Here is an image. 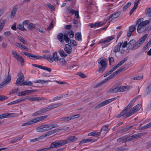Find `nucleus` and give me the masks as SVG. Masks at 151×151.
Here are the masks:
<instances>
[{"label":"nucleus","instance_id":"nucleus-39","mask_svg":"<svg viewBox=\"0 0 151 151\" xmlns=\"http://www.w3.org/2000/svg\"><path fill=\"white\" fill-rule=\"evenodd\" d=\"M120 14L119 12H117L114 14H111L108 17V20L110 19L111 18L113 17V19H115L117 18Z\"/></svg>","mask_w":151,"mask_h":151},{"label":"nucleus","instance_id":"nucleus-14","mask_svg":"<svg viewBox=\"0 0 151 151\" xmlns=\"http://www.w3.org/2000/svg\"><path fill=\"white\" fill-rule=\"evenodd\" d=\"M63 129V128L62 127H60L46 132L45 134L46 137L48 136L55 132H57L60 131L62 130Z\"/></svg>","mask_w":151,"mask_h":151},{"label":"nucleus","instance_id":"nucleus-2","mask_svg":"<svg viewBox=\"0 0 151 151\" xmlns=\"http://www.w3.org/2000/svg\"><path fill=\"white\" fill-rule=\"evenodd\" d=\"M125 69V67H123L119 69L118 70H117V71H116L113 73L111 74L107 78H105V79H104V80L100 82L99 84H98L97 85V87H99L104 84V83L107 82L108 81L113 78L114 77L116 76L118 74L120 73L121 72L124 70Z\"/></svg>","mask_w":151,"mask_h":151},{"label":"nucleus","instance_id":"nucleus-63","mask_svg":"<svg viewBox=\"0 0 151 151\" xmlns=\"http://www.w3.org/2000/svg\"><path fill=\"white\" fill-rule=\"evenodd\" d=\"M47 116H48L47 115H45L39 117L40 121H41L44 120L45 119L47 118Z\"/></svg>","mask_w":151,"mask_h":151},{"label":"nucleus","instance_id":"nucleus-17","mask_svg":"<svg viewBox=\"0 0 151 151\" xmlns=\"http://www.w3.org/2000/svg\"><path fill=\"white\" fill-rule=\"evenodd\" d=\"M136 29L135 25H132L130 26L129 28V30L127 32V35L128 37H130L133 32Z\"/></svg>","mask_w":151,"mask_h":151},{"label":"nucleus","instance_id":"nucleus-10","mask_svg":"<svg viewBox=\"0 0 151 151\" xmlns=\"http://www.w3.org/2000/svg\"><path fill=\"white\" fill-rule=\"evenodd\" d=\"M37 90H27L26 91H21L18 94V96H23L27 95L29 94L37 91Z\"/></svg>","mask_w":151,"mask_h":151},{"label":"nucleus","instance_id":"nucleus-16","mask_svg":"<svg viewBox=\"0 0 151 151\" xmlns=\"http://www.w3.org/2000/svg\"><path fill=\"white\" fill-rule=\"evenodd\" d=\"M67 10L69 11V13H71L72 15L74 14L77 19H78L79 18L78 10L76 11L73 9H70L69 8H68Z\"/></svg>","mask_w":151,"mask_h":151},{"label":"nucleus","instance_id":"nucleus-3","mask_svg":"<svg viewBox=\"0 0 151 151\" xmlns=\"http://www.w3.org/2000/svg\"><path fill=\"white\" fill-rule=\"evenodd\" d=\"M9 71L8 72L7 74L4 72L2 73V77L4 79L3 81L1 83V88L7 86L10 82L11 80V76L10 75H9Z\"/></svg>","mask_w":151,"mask_h":151},{"label":"nucleus","instance_id":"nucleus-9","mask_svg":"<svg viewBox=\"0 0 151 151\" xmlns=\"http://www.w3.org/2000/svg\"><path fill=\"white\" fill-rule=\"evenodd\" d=\"M18 114L14 113H5L1 115V119L2 118H5L12 117H17L18 116Z\"/></svg>","mask_w":151,"mask_h":151},{"label":"nucleus","instance_id":"nucleus-7","mask_svg":"<svg viewBox=\"0 0 151 151\" xmlns=\"http://www.w3.org/2000/svg\"><path fill=\"white\" fill-rule=\"evenodd\" d=\"M139 47L137 42H136L134 40H131L128 43V48L129 50H134Z\"/></svg>","mask_w":151,"mask_h":151},{"label":"nucleus","instance_id":"nucleus-4","mask_svg":"<svg viewBox=\"0 0 151 151\" xmlns=\"http://www.w3.org/2000/svg\"><path fill=\"white\" fill-rule=\"evenodd\" d=\"M128 58L127 57L124 58L122 60L116 65L114 67L112 68L109 71L104 74V77H105L111 74L117 68L121 66L123 63H124L128 59Z\"/></svg>","mask_w":151,"mask_h":151},{"label":"nucleus","instance_id":"nucleus-62","mask_svg":"<svg viewBox=\"0 0 151 151\" xmlns=\"http://www.w3.org/2000/svg\"><path fill=\"white\" fill-rule=\"evenodd\" d=\"M42 114L41 111L40 110H38L35 112L32 115V116H37L39 115L40 114Z\"/></svg>","mask_w":151,"mask_h":151},{"label":"nucleus","instance_id":"nucleus-28","mask_svg":"<svg viewBox=\"0 0 151 151\" xmlns=\"http://www.w3.org/2000/svg\"><path fill=\"white\" fill-rule=\"evenodd\" d=\"M63 104L62 103H60L57 104H54L49 106L50 110L54 108H57Z\"/></svg>","mask_w":151,"mask_h":151},{"label":"nucleus","instance_id":"nucleus-12","mask_svg":"<svg viewBox=\"0 0 151 151\" xmlns=\"http://www.w3.org/2000/svg\"><path fill=\"white\" fill-rule=\"evenodd\" d=\"M40 122L39 118V117H37L22 124V126H24L28 125L37 122Z\"/></svg>","mask_w":151,"mask_h":151},{"label":"nucleus","instance_id":"nucleus-37","mask_svg":"<svg viewBox=\"0 0 151 151\" xmlns=\"http://www.w3.org/2000/svg\"><path fill=\"white\" fill-rule=\"evenodd\" d=\"M36 27V24L31 23H29L27 26V28L29 30L34 29Z\"/></svg>","mask_w":151,"mask_h":151},{"label":"nucleus","instance_id":"nucleus-21","mask_svg":"<svg viewBox=\"0 0 151 151\" xmlns=\"http://www.w3.org/2000/svg\"><path fill=\"white\" fill-rule=\"evenodd\" d=\"M147 36V34H145L137 42V43L139 47H140L144 42Z\"/></svg>","mask_w":151,"mask_h":151},{"label":"nucleus","instance_id":"nucleus-6","mask_svg":"<svg viewBox=\"0 0 151 151\" xmlns=\"http://www.w3.org/2000/svg\"><path fill=\"white\" fill-rule=\"evenodd\" d=\"M119 97V96H118L114 98H112L110 99H107L105 101H104L101 103H100L99 104H98L95 107V109H99L101 107L107 104H108L109 103L111 102L112 101H113L115 100H116L117 98Z\"/></svg>","mask_w":151,"mask_h":151},{"label":"nucleus","instance_id":"nucleus-32","mask_svg":"<svg viewBox=\"0 0 151 151\" xmlns=\"http://www.w3.org/2000/svg\"><path fill=\"white\" fill-rule=\"evenodd\" d=\"M44 99V98L43 97H32L29 98V100L31 101H39L40 100H43Z\"/></svg>","mask_w":151,"mask_h":151},{"label":"nucleus","instance_id":"nucleus-1","mask_svg":"<svg viewBox=\"0 0 151 151\" xmlns=\"http://www.w3.org/2000/svg\"><path fill=\"white\" fill-rule=\"evenodd\" d=\"M77 138L75 136H71L68 137L67 140H58L55 141L57 147L62 146L70 142H73L76 140Z\"/></svg>","mask_w":151,"mask_h":151},{"label":"nucleus","instance_id":"nucleus-8","mask_svg":"<svg viewBox=\"0 0 151 151\" xmlns=\"http://www.w3.org/2000/svg\"><path fill=\"white\" fill-rule=\"evenodd\" d=\"M142 107V105L140 104H138L135 106L132 109H131L129 111V114L130 116L134 114L137 112Z\"/></svg>","mask_w":151,"mask_h":151},{"label":"nucleus","instance_id":"nucleus-59","mask_svg":"<svg viewBox=\"0 0 151 151\" xmlns=\"http://www.w3.org/2000/svg\"><path fill=\"white\" fill-rule=\"evenodd\" d=\"M151 91V87L150 86H148L146 88V90L145 92V94L147 95L149 94Z\"/></svg>","mask_w":151,"mask_h":151},{"label":"nucleus","instance_id":"nucleus-18","mask_svg":"<svg viewBox=\"0 0 151 151\" xmlns=\"http://www.w3.org/2000/svg\"><path fill=\"white\" fill-rule=\"evenodd\" d=\"M133 126H127L125 127L122 128L117 131V133H124L130 129Z\"/></svg>","mask_w":151,"mask_h":151},{"label":"nucleus","instance_id":"nucleus-58","mask_svg":"<svg viewBox=\"0 0 151 151\" xmlns=\"http://www.w3.org/2000/svg\"><path fill=\"white\" fill-rule=\"evenodd\" d=\"M108 127H109V125H105L103 126L102 127V128L100 132H101L102 131H103V130L104 131H106L107 130V129H108Z\"/></svg>","mask_w":151,"mask_h":151},{"label":"nucleus","instance_id":"nucleus-13","mask_svg":"<svg viewBox=\"0 0 151 151\" xmlns=\"http://www.w3.org/2000/svg\"><path fill=\"white\" fill-rule=\"evenodd\" d=\"M18 78L17 79L15 84L17 86H19L22 82L24 80V75L22 73L19 74L18 75Z\"/></svg>","mask_w":151,"mask_h":151},{"label":"nucleus","instance_id":"nucleus-44","mask_svg":"<svg viewBox=\"0 0 151 151\" xmlns=\"http://www.w3.org/2000/svg\"><path fill=\"white\" fill-rule=\"evenodd\" d=\"M58 52L60 56L62 57L65 58L68 55L63 50H59Z\"/></svg>","mask_w":151,"mask_h":151},{"label":"nucleus","instance_id":"nucleus-50","mask_svg":"<svg viewBox=\"0 0 151 151\" xmlns=\"http://www.w3.org/2000/svg\"><path fill=\"white\" fill-rule=\"evenodd\" d=\"M24 25L22 24H19L17 25V29H20L22 31H25L27 30V29L24 27Z\"/></svg>","mask_w":151,"mask_h":151},{"label":"nucleus","instance_id":"nucleus-34","mask_svg":"<svg viewBox=\"0 0 151 151\" xmlns=\"http://www.w3.org/2000/svg\"><path fill=\"white\" fill-rule=\"evenodd\" d=\"M129 116H130L129 113L126 114H124L123 112L122 111L116 117L117 118H119L121 116H122L123 118H126Z\"/></svg>","mask_w":151,"mask_h":151},{"label":"nucleus","instance_id":"nucleus-25","mask_svg":"<svg viewBox=\"0 0 151 151\" xmlns=\"http://www.w3.org/2000/svg\"><path fill=\"white\" fill-rule=\"evenodd\" d=\"M64 34L60 33L58 34L57 35V38L61 42H64Z\"/></svg>","mask_w":151,"mask_h":151},{"label":"nucleus","instance_id":"nucleus-26","mask_svg":"<svg viewBox=\"0 0 151 151\" xmlns=\"http://www.w3.org/2000/svg\"><path fill=\"white\" fill-rule=\"evenodd\" d=\"M47 137L45 133L43 134L40 137L35 138L34 139H31L30 140V142H36L37 141H39V140H41L43 139L44 138H45V137Z\"/></svg>","mask_w":151,"mask_h":151},{"label":"nucleus","instance_id":"nucleus-52","mask_svg":"<svg viewBox=\"0 0 151 151\" xmlns=\"http://www.w3.org/2000/svg\"><path fill=\"white\" fill-rule=\"evenodd\" d=\"M12 54L13 57L16 59L18 57H19V56L20 55L18 54L17 52L14 50H12Z\"/></svg>","mask_w":151,"mask_h":151},{"label":"nucleus","instance_id":"nucleus-60","mask_svg":"<svg viewBox=\"0 0 151 151\" xmlns=\"http://www.w3.org/2000/svg\"><path fill=\"white\" fill-rule=\"evenodd\" d=\"M53 27L54 25L52 22L49 26L47 28H46V30H50Z\"/></svg>","mask_w":151,"mask_h":151},{"label":"nucleus","instance_id":"nucleus-47","mask_svg":"<svg viewBox=\"0 0 151 151\" xmlns=\"http://www.w3.org/2000/svg\"><path fill=\"white\" fill-rule=\"evenodd\" d=\"M60 63L61 65L63 66H66V62L64 58H60L59 59Z\"/></svg>","mask_w":151,"mask_h":151},{"label":"nucleus","instance_id":"nucleus-22","mask_svg":"<svg viewBox=\"0 0 151 151\" xmlns=\"http://www.w3.org/2000/svg\"><path fill=\"white\" fill-rule=\"evenodd\" d=\"M64 50L68 54H70L72 52V47L70 45L68 44L65 45Z\"/></svg>","mask_w":151,"mask_h":151},{"label":"nucleus","instance_id":"nucleus-40","mask_svg":"<svg viewBox=\"0 0 151 151\" xmlns=\"http://www.w3.org/2000/svg\"><path fill=\"white\" fill-rule=\"evenodd\" d=\"M122 45V43H119L117 45L115 46L114 48V52H116L119 51Z\"/></svg>","mask_w":151,"mask_h":151},{"label":"nucleus","instance_id":"nucleus-38","mask_svg":"<svg viewBox=\"0 0 151 151\" xmlns=\"http://www.w3.org/2000/svg\"><path fill=\"white\" fill-rule=\"evenodd\" d=\"M117 141L118 142H121L122 143H124L126 142V137L125 136H123L119 138L118 139Z\"/></svg>","mask_w":151,"mask_h":151},{"label":"nucleus","instance_id":"nucleus-31","mask_svg":"<svg viewBox=\"0 0 151 151\" xmlns=\"http://www.w3.org/2000/svg\"><path fill=\"white\" fill-rule=\"evenodd\" d=\"M106 60L105 59V60L102 59L100 61L99 60H98V63L99 64H100L101 66H104L105 67H106L107 65L106 63Z\"/></svg>","mask_w":151,"mask_h":151},{"label":"nucleus","instance_id":"nucleus-54","mask_svg":"<svg viewBox=\"0 0 151 151\" xmlns=\"http://www.w3.org/2000/svg\"><path fill=\"white\" fill-rule=\"evenodd\" d=\"M40 57H41V58H39V59H42L43 58H44L46 60H48V61L50 62V61H51L52 60V59L51 58H50V56L48 57H46L45 55H44L43 56H40Z\"/></svg>","mask_w":151,"mask_h":151},{"label":"nucleus","instance_id":"nucleus-43","mask_svg":"<svg viewBox=\"0 0 151 151\" xmlns=\"http://www.w3.org/2000/svg\"><path fill=\"white\" fill-rule=\"evenodd\" d=\"M17 60L21 63L22 65H23L24 62V59L22 58V57L20 55L16 59Z\"/></svg>","mask_w":151,"mask_h":151},{"label":"nucleus","instance_id":"nucleus-30","mask_svg":"<svg viewBox=\"0 0 151 151\" xmlns=\"http://www.w3.org/2000/svg\"><path fill=\"white\" fill-rule=\"evenodd\" d=\"M75 39L78 41H80L81 40L82 36L81 33L80 32H77L75 34Z\"/></svg>","mask_w":151,"mask_h":151},{"label":"nucleus","instance_id":"nucleus-49","mask_svg":"<svg viewBox=\"0 0 151 151\" xmlns=\"http://www.w3.org/2000/svg\"><path fill=\"white\" fill-rule=\"evenodd\" d=\"M67 35H69L70 37V38H73V37L74 36V34L73 31L72 30H71L70 31H68L67 32Z\"/></svg>","mask_w":151,"mask_h":151},{"label":"nucleus","instance_id":"nucleus-23","mask_svg":"<svg viewBox=\"0 0 151 151\" xmlns=\"http://www.w3.org/2000/svg\"><path fill=\"white\" fill-rule=\"evenodd\" d=\"M119 92L127 91L130 89L129 86H118Z\"/></svg>","mask_w":151,"mask_h":151},{"label":"nucleus","instance_id":"nucleus-51","mask_svg":"<svg viewBox=\"0 0 151 151\" xmlns=\"http://www.w3.org/2000/svg\"><path fill=\"white\" fill-rule=\"evenodd\" d=\"M145 13L146 14H148L149 17H151V8L147 9L146 10Z\"/></svg>","mask_w":151,"mask_h":151},{"label":"nucleus","instance_id":"nucleus-36","mask_svg":"<svg viewBox=\"0 0 151 151\" xmlns=\"http://www.w3.org/2000/svg\"><path fill=\"white\" fill-rule=\"evenodd\" d=\"M17 9V8L16 7H14V8H13L11 12L10 16L11 19H12L14 17L16 13Z\"/></svg>","mask_w":151,"mask_h":151},{"label":"nucleus","instance_id":"nucleus-53","mask_svg":"<svg viewBox=\"0 0 151 151\" xmlns=\"http://www.w3.org/2000/svg\"><path fill=\"white\" fill-rule=\"evenodd\" d=\"M141 18L142 19V20H141V22L145 27V26L150 22V21L148 20H145L143 21V18Z\"/></svg>","mask_w":151,"mask_h":151},{"label":"nucleus","instance_id":"nucleus-46","mask_svg":"<svg viewBox=\"0 0 151 151\" xmlns=\"http://www.w3.org/2000/svg\"><path fill=\"white\" fill-rule=\"evenodd\" d=\"M93 141V139H84L81 141L79 144H83L85 143Z\"/></svg>","mask_w":151,"mask_h":151},{"label":"nucleus","instance_id":"nucleus-55","mask_svg":"<svg viewBox=\"0 0 151 151\" xmlns=\"http://www.w3.org/2000/svg\"><path fill=\"white\" fill-rule=\"evenodd\" d=\"M131 4V2L127 3L123 8V10L124 11H126L127 9L129 6Z\"/></svg>","mask_w":151,"mask_h":151},{"label":"nucleus","instance_id":"nucleus-56","mask_svg":"<svg viewBox=\"0 0 151 151\" xmlns=\"http://www.w3.org/2000/svg\"><path fill=\"white\" fill-rule=\"evenodd\" d=\"M60 122H67L69 120V117H62L60 119Z\"/></svg>","mask_w":151,"mask_h":151},{"label":"nucleus","instance_id":"nucleus-48","mask_svg":"<svg viewBox=\"0 0 151 151\" xmlns=\"http://www.w3.org/2000/svg\"><path fill=\"white\" fill-rule=\"evenodd\" d=\"M106 68V67H105L104 66H101V67H99L98 69L97 70V71L99 73H102L105 71Z\"/></svg>","mask_w":151,"mask_h":151},{"label":"nucleus","instance_id":"nucleus-33","mask_svg":"<svg viewBox=\"0 0 151 151\" xmlns=\"http://www.w3.org/2000/svg\"><path fill=\"white\" fill-rule=\"evenodd\" d=\"M64 41L65 40L66 42L69 44L71 43V40L70 38H69L66 33H64Z\"/></svg>","mask_w":151,"mask_h":151},{"label":"nucleus","instance_id":"nucleus-41","mask_svg":"<svg viewBox=\"0 0 151 151\" xmlns=\"http://www.w3.org/2000/svg\"><path fill=\"white\" fill-rule=\"evenodd\" d=\"M44 129L43 125H41L37 127L36 130L38 132H44L45 131V130Z\"/></svg>","mask_w":151,"mask_h":151},{"label":"nucleus","instance_id":"nucleus-42","mask_svg":"<svg viewBox=\"0 0 151 151\" xmlns=\"http://www.w3.org/2000/svg\"><path fill=\"white\" fill-rule=\"evenodd\" d=\"M108 92L112 93L119 92L118 86L114 88H111L109 90Z\"/></svg>","mask_w":151,"mask_h":151},{"label":"nucleus","instance_id":"nucleus-45","mask_svg":"<svg viewBox=\"0 0 151 151\" xmlns=\"http://www.w3.org/2000/svg\"><path fill=\"white\" fill-rule=\"evenodd\" d=\"M40 110L41 112V114H42L45 113L48 111L50 110V109L49 106H48L45 108L41 109Z\"/></svg>","mask_w":151,"mask_h":151},{"label":"nucleus","instance_id":"nucleus-57","mask_svg":"<svg viewBox=\"0 0 151 151\" xmlns=\"http://www.w3.org/2000/svg\"><path fill=\"white\" fill-rule=\"evenodd\" d=\"M18 39L23 44H26L27 42L24 39L21 37H18Z\"/></svg>","mask_w":151,"mask_h":151},{"label":"nucleus","instance_id":"nucleus-5","mask_svg":"<svg viewBox=\"0 0 151 151\" xmlns=\"http://www.w3.org/2000/svg\"><path fill=\"white\" fill-rule=\"evenodd\" d=\"M141 20H142V19L141 18H139L137 20L136 22V25L137 26V31L139 33L143 32L146 30H149L151 28L150 27L149 29L148 28L147 29H146L145 27L142 24L141 22Z\"/></svg>","mask_w":151,"mask_h":151},{"label":"nucleus","instance_id":"nucleus-64","mask_svg":"<svg viewBox=\"0 0 151 151\" xmlns=\"http://www.w3.org/2000/svg\"><path fill=\"white\" fill-rule=\"evenodd\" d=\"M144 129L151 127V122L143 126Z\"/></svg>","mask_w":151,"mask_h":151},{"label":"nucleus","instance_id":"nucleus-11","mask_svg":"<svg viewBox=\"0 0 151 151\" xmlns=\"http://www.w3.org/2000/svg\"><path fill=\"white\" fill-rule=\"evenodd\" d=\"M22 54L25 55L27 57H29L30 59H35L33 58H36L35 59H39V58H41L40 57V56L35 55L32 54L30 53L26 52H23L22 53Z\"/></svg>","mask_w":151,"mask_h":151},{"label":"nucleus","instance_id":"nucleus-29","mask_svg":"<svg viewBox=\"0 0 151 151\" xmlns=\"http://www.w3.org/2000/svg\"><path fill=\"white\" fill-rule=\"evenodd\" d=\"M147 132H145L142 133H139L137 134H135L133 135V138L134 139H137L139 138H140L142 136L145 134H147Z\"/></svg>","mask_w":151,"mask_h":151},{"label":"nucleus","instance_id":"nucleus-19","mask_svg":"<svg viewBox=\"0 0 151 151\" xmlns=\"http://www.w3.org/2000/svg\"><path fill=\"white\" fill-rule=\"evenodd\" d=\"M114 37L111 36L110 37H108L104 38V39H102L100 40L99 42V44H101L105 43H106L109 42L110 41L112 40Z\"/></svg>","mask_w":151,"mask_h":151},{"label":"nucleus","instance_id":"nucleus-27","mask_svg":"<svg viewBox=\"0 0 151 151\" xmlns=\"http://www.w3.org/2000/svg\"><path fill=\"white\" fill-rule=\"evenodd\" d=\"M101 132L93 131L92 132L89 133L88 135V136H93L94 137H97L99 136L100 135Z\"/></svg>","mask_w":151,"mask_h":151},{"label":"nucleus","instance_id":"nucleus-15","mask_svg":"<svg viewBox=\"0 0 151 151\" xmlns=\"http://www.w3.org/2000/svg\"><path fill=\"white\" fill-rule=\"evenodd\" d=\"M52 148H57V145L55 141L52 142L50 146L49 147L40 149L37 150L36 151H46V150H49Z\"/></svg>","mask_w":151,"mask_h":151},{"label":"nucleus","instance_id":"nucleus-24","mask_svg":"<svg viewBox=\"0 0 151 151\" xmlns=\"http://www.w3.org/2000/svg\"><path fill=\"white\" fill-rule=\"evenodd\" d=\"M52 55L53 57L51 56H50V58H51L52 59V60L51 61H50V63H52L53 62V59H54V60L55 62H57L59 60L58 57L57 52H54L52 54Z\"/></svg>","mask_w":151,"mask_h":151},{"label":"nucleus","instance_id":"nucleus-61","mask_svg":"<svg viewBox=\"0 0 151 151\" xmlns=\"http://www.w3.org/2000/svg\"><path fill=\"white\" fill-rule=\"evenodd\" d=\"M133 139H134V138H133V135L127 138L126 137V142L131 141Z\"/></svg>","mask_w":151,"mask_h":151},{"label":"nucleus","instance_id":"nucleus-20","mask_svg":"<svg viewBox=\"0 0 151 151\" xmlns=\"http://www.w3.org/2000/svg\"><path fill=\"white\" fill-rule=\"evenodd\" d=\"M32 65L35 67H37L45 70H47L49 72H50L52 71L51 69L47 67L42 66L40 65L35 64H33Z\"/></svg>","mask_w":151,"mask_h":151},{"label":"nucleus","instance_id":"nucleus-35","mask_svg":"<svg viewBox=\"0 0 151 151\" xmlns=\"http://www.w3.org/2000/svg\"><path fill=\"white\" fill-rule=\"evenodd\" d=\"M129 116H130L129 113L126 114H124L123 112L122 111L116 117L117 118H119L121 116H122L123 118H126Z\"/></svg>","mask_w":151,"mask_h":151}]
</instances>
